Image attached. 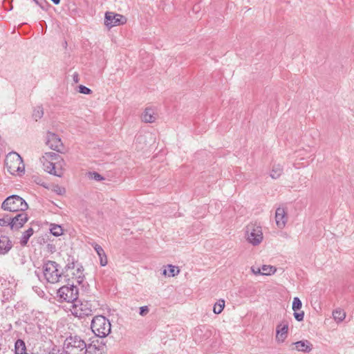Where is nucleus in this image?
<instances>
[{
    "mask_svg": "<svg viewBox=\"0 0 354 354\" xmlns=\"http://www.w3.org/2000/svg\"><path fill=\"white\" fill-rule=\"evenodd\" d=\"M48 354H68L66 351V349L64 348L62 349H60L57 347H54L52 348V350L48 353Z\"/></svg>",
    "mask_w": 354,
    "mask_h": 354,
    "instance_id": "7c9ffc66",
    "label": "nucleus"
},
{
    "mask_svg": "<svg viewBox=\"0 0 354 354\" xmlns=\"http://www.w3.org/2000/svg\"><path fill=\"white\" fill-rule=\"evenodd\" d=\"M73 80L75 82H78V75L77 73H75L73 75Z\"/></svg>",
    "mask_w": 354,
    "mask_h": 354,
    "instance_id": "a19ab883",
    "label": "nucleus"
},
{
    "mask_svg": "<svg viewBox=\"0 0 354 354\" xmlns=\"http://www.w3.org/2000/svg\"><path fill=\"white\" fill-rule=\"evenodd\" d=\"M142 120L145 122H154L156 120V117L153 109L151 108L145 109L144 113L142 115Z\"/></svg>",
    "mask_w": 354,
    "mask_h": 354,
    "instance_id": "f3484780",
    "label": "nucleus"
},
{
    "mask_svg": "<svg viewBox=\"0 0 354 354\" xmlns=\"http://www.w3.org/2000/svg\"><path fill=\"white\" fill-rule=\"evenodd\" d=\"M302 303L299 297H295L293 299L292 308L294 311H297L301 309Z\"/></svg>",
    "mask_w": 354,
    "mask_h": 354,
    "instance_id": "bb28decb",
    "label": "nucleus"
},
{
    "mask_svg": "<svg viewBox=\"0 0 354 354\" xmlns=\"http://www.w3.org/2000/svg\"><path fill=\"white\" fill-rule=\"evenodd\" d=\"M81 266H79L78 264H77L76 263H75L74 261L71 262V263H68L66 266V269L68 270H77V267H80Z\"/></svg>",
    "mask_w": 354,
    "mask_h": 354,
    "instance_id": "72a5a7b5",
    "label": "nucleus"
},
{
    "mask_svg": "<svg viewBox=\"0 0 354 354\" xmlns=\"http://www.w3.org/2000/svg\"><path fill=\"white\" fill-rule=\"evenodd\" d=\"M28 220V216L24 212H21L15 217L11 219V230H19L21 228Z\"/></svg>",
    "mask_w": 354,
    "mask_h": 354,
    "instance_id": "f8f14e48",
    "label": "nucleus"
},
{
    "mask_svg": "<svg viewBox=\"0 0 354 354\" xmlns=\"http://www.w3.org/2000/svg\"><path fill=\"white\" fill-rule=\"evenodd\" d=\"M92 245L97 254H100V252L102 253V251H104L102 248L97 243H93Z\"/></svg>",
    "mask_w": 354,
    "mask_h": 354,
    "instance_id": "c9c22d12",
    "label": "nucleus"
},
{
    "mask_svg": "<svg viewBox=\"0 0 354 354\" xmlns=\"http://www.w3.org/2000/svg\"><path fill=\"white\" fill-rule=\"evenodd\" d=\"M44 169L56 176L61 177L63 175V167L65 165L64 160L55 152H47L41 158Z\"/></svg>",
    "mask_w": 354,
    "mask_h": 354,
    "instance_id": "f257e3e1",
    "label": "nucleus"
},
{
    "mask_svg": "<svg viewBox=\"0 0 354 354\" xmlns=\"http://www.w3.org/2000/svg\"><path fill=\"white\" fill-rule=\"evenodd\" d=\"M126 22V17L120 14L113 12H106L105 13L104 24L109 28L124 24Z\"/></svg>",
    "mask_w": 354,
    "mask_h": 354,
    "instance_id": "9d476101",
    "label": "nucleus"
},
{
    "mask_svg": "<svg viewBox=\"0 0 354 354\" xmlns=\"http://www.w3.org/2000/svg\"><path fill=\"white\" fill-rule=\"evenodd\" d=\"M98 256L100 257V259H101V258H104V257H106L104 251H102V253L100 252V254H98Z\"/></svg>",
    "mask_w": 354,
    "mask_h": 354,
    "instance_id": "79ce46f5",
    "label": "nucleus"
},
{
    "mask_svg": "<svg viewBox=\"0 0 354 354\" xmlns=\"http://www.w3.org/2000/svg\"><path fill=\"white\" fill-rule=\"evenodd\" d=\"M12 248V243L7 236H0V255L7 254Z\"/></svg>",
    "mask_w": 354,
    "mask_h": 354,
    "instance_id": "dca6fc26",
    "label": "nucleus"
},
{
    "mask_svg": "<svg viewBox=\"0 0 354 354\" xmlns=\"http://www.w3.org/2000/svg\"><path fill=\"white\" fill-rule=\"evenodd\" d=\"M50 232L55 236H59L62 234L63 230L60 225L52 224L50 228Z\"/></svg>",
    "mask_w": 354,
    "mask_h": 354,
    "instance_id": "5701e85b",
    "label": "nucleus"
},
{
    "mask_svg": "<svg viewBox=\"0 0 354 354\" xmlns=\"http://www.w3.org/2000/svg\"><path fill=\"white\" fill-rule=\"evenodd\" d=\"M225 306V301L223 299H220L217 303H216L213 308V311L215 314H220Z\"/></svg>",
    "mask_w": 354,
    "mask_h": 354,
    "instance_id": "b1692460",
    "label": "nucleus"
},
{
    "mask_svg": "<svg viewBox=\"0 0 354 354\" xmlns=\"http://www.w3.org/2000/svg\"><path fill=\"white\" fill-rule=\"evenodd\" d=\"M288 324L287 322H282L277 325L276 328V340L278 342L282 343L285 341L288 336Z\"/></svg>",
    "mask_w": 354,
    "mask_h": 354,
    "instance_id": "ddd939ff",
    "label": "nucleus"
},
{
    "mask_svg": "<svg viewBox=\"0 0 354 354\" xmlns=\"http://www.w3.org/2000/svg\"><path fill=\"white\" fill-rule=\"evenodd\" d=\"M34 230L32 227H29L27 230H26L21 236L20 240V244L22 246L26 245L30 237L33 234Z\"/></svg>",
    "mask_w": 354,
    "mask_h": 354,
    "instance_id": "6ab92c4d",
    "label": "nucleus"
},
{
    "mask_svg": "<svg viewBox=\"0 0 354 354\" xmlns=\"http://www.w3.org/2000/svg\"><path fill=\"white\" fill-rule=\"evenodd\" d=\"M333 317L337 323H339L345 319L346 313L340 308H337L333 310Z\"/></svg>",
    "mask_w": 354,
    "mask_h": 354,
    "instance_id": "aec40b11",
    "label": "nucleus"
},
{
    "mask_svg": "<svg viewBox=\"0 0 354 354\" xmlns=\"http://www.w3.org/2000/svg\"><path fill=\"white\" fill-rule=\"evenodd\" d=\"M79 91H80V93L86 94V95L90 94L92 92V91L89 88H88L85 86H83V85H80L79 86Z\"/></svg>",
    "mask_w": 354,
    "mask_h": 354,
    "instance_id": "473e14b6",
    "label": "nucleus"
},
{
    "mask_svg": "<svg viewBox=\"0 0 354 354\" xmlns=\"http://www.w3.org/2000/svg\"><path fill=\"white\" fill-rule=\"evenodd\" d=\"M5 164L8 171L12 175L19 174L24 171L23 160L16 152H10L6 156Z\"/></svg>",
    "mask_w": 354,
    "mask_h": 354,
    "instance_id": "39448f33",
    "label": "nucleus"
},
{
    "mask_svg": "<svg viewBox=\"0 0 354 354\" xmlns=\"http://www.w3.org/2000/svg\"><path fill=\"white\" fill-rule=\"evenodd\" d=\"M261 274L265 275H269L271 274H274L276 271V268L271 266L264 265L261 268Z\"/></svg>",
    "mask_w": 354,
    "mask_h": 354,
    "instance_id": "a878e982",
    "label": "nucleus"
},
{
    "mask_svg": "<svg viewBox=\"0 0 354 354\" xmlns=\"http://www.w3.org/2000/svg\"><path fill=\"white\" fill-rule=\"evenodd\" d=\"M58 266L53 261H46L43 263L42 272L48 282L55 283L59 281L62 273L58 270Z\"/></svg>",
    "mask_w": 354,
    "mask_h": 354,
    "instance_id": "423d86ee",
    "label": "nucleus"
},
{
    "mask_svg": "<svg viewBox=\"0 0 354 354\" xmlns=\"http://www.w3.org/2000/svg\"><path fill=\"white\" fill-rule=\"evenodd\" d=\"M12 218L7 217V218H0V225L1 226H10L11 227L12 223L11 222Z\"/></svg>",
    "mask_w": 354,
    "mask_h": 354,
    "instance_id": "c756f323",
    "label": "nucleus"
},
{
    "mask_svg": "<svg viewBox=\"0 0 354 354\" xmlns=\"http://www.w3.org/2000/svg\"><path fill=\"white\" fill-rule=\"evenodd\" d=\"M36 4L38 5L42 10H46L47 2L46 0H37Z\"/></svg>",
    "mask_w": 354,
    "mask_h": 354,
    "instance_id": "f704fd0d",
    "label": "nucleus"
},
{
    "mask_svg": "<svg viewBox=\"0 0 354 354\" xmlns=\"http://www.w3.org/2000/svg\"><path fill=\"white\" fill-rule=\"evenodd\" d=\"M149 312V308L147 306H142L140 308V315L142 316H145Z\"/></svg>",
    "mask_w": 354,
    "mask_h": 354,
    "instance_id": "e433bc0d",
    "label": "nucleus"
},
{
    "mask_svg": "<svg viewBox=\"0 0 354 354\" xmlns=\"http://www.w3.org/2000/svg\"><path fill=\"white\" fill-rule=\"evenodd\" d=\"M168 272H169L168 275L169 277H174L179 273V270H176V268L171 265L168 266Z\"/></svg>",
    "mask_w": 354,
    "mask_h": 354,
    "instance_id": "c85d7f7f",
    "label": "nucleus"
},
{
    "mask_svg": "<svg viewBox=\"0 0 354 354\" xmlns=\"http://www.w3.org/2000/svg\"><path fill=\"white\" fill-rule=\"evenodd\" d=\"M44 115V110L41 106H37L32 113V118L35 121L41 119Z\"/></svg>",
    "mask_w": 354,
    "mask_h": 354,
    "instance_id": "393cba45",
    "label": "nucleus"
},
{
    "mask_svg": "<svg viewBox=\"0 0 354 354\" xmlns=\"http://www.w3.org/2000/svg\"><path fill=\"white\" fill-rule=\"evenodd\" d=\"M78 295V288L73 284L64 286L57 290V297L60 300L73 304L77 299Z\"/></svg>",
    "mask_w": 354,
    "mask_h": 354,
    "instance_id": "1a4fd4ad",
    "label": "nucleus"
},
{
    "mask_svg": "<svg viewBox=\"0 0 354 354\" xmlns=\"http://www.w3.org/2000/svg\"><path fill=\"white\" fill-rule=\"evenodd\" d=\"M46 144L50 149L57 151H61L63 148L61 139L53 133L48 132L47 133Z\"/></svg>",
    "mask_w": 354,
    "mask_h": 354,
    "instance_id": "9b49d317",
    "label": "nucleus"
},
{
    "mask_svg": "<svg viewBox=\"0 0 354 354\" xmlns=\"http://www.w3.org/2000/svg\"><path fill=\"white\" fill-rule=\"evenodd\" d=\"M288 221L287 213L284 208L278 207L275 212V221L277 227L282 229Z\"/></svg>",
    "mask_w": 354,
    "mask_h": 354,
    "instance_id": "4468645a",
    "label": "nucleus"
},
{
    "mask_svg": "<svg viewBox=\"0 0 354 354\" xmlns=\"http://www.w3.org/2000/svg\"><path fill=\"white\" fill-rule=\"evenodd\" d=\"M246 236L248 241L252 245H258L263 239L261 227L257 224L250 223L246 227Z\"/></svg>",
    "mask_w": 354,
    "mask_h": 354,
    "instance_id": "0eeeda50",
    "label": "nucleus"
},
{
    "mask_svg": "<svg viewBox=\"0 0 354 354\" xmlns=\"http://www.w3.org/2000/svg\"><path fill=\"white\" fill-rule=\"evenodd\" d=\"M15 354H26V348L22 339H17L15 342Z\"/></svg>",
    "mask_w": 354,
    "mask_h": 354,
    "instance_id": "412c9836",
    "label": "nucleus"
},
{
    "mask_svg": "<svg viewBox=\"0 0 354 354\" xmlns=\"http://www.w3.org/2000/svg\"><path fill=\"white\" fill-rule=\"evenodd\" d=\"M88 175L90 178L93 179L96 181H100L104 179V178L100 174L95 171L89 172Z\"/></svg>",
    "mask_w": 354,
    "mask_h": 354,
    "instance_id": "cd10ccee",
    "label": "nucleus"
},
{
    "mask_svg": "<svg viewBox=\"0 0 354 354\" xmlns=\"http://www.w3.org/2000/svg\"><path fill=\"white\" fill-rule=\"evenodd\" d=\"M86 342L79 336H69L64 342V348L68 354H86Z\"/></svg>",
    "mask_w": 354,
    "mask_h": 354,
    "instance_id": "20e7f679",
    "label": "nucleus"
},
{
    "mask_svg": "<svg viewBox=\"0 0 354 354\" xmlns=\"http://www.w3.org/2000/svg\"><path fill=\"white\" fill-rule=\"evenodd\" d=\"M293 315L297 321L301 322L304 320V311H301V312L295 311V313H293Z\"/></svg>",
    "mask_w": 354,
    "mask_h": 354,
    "instance_id": "2f4dec72",
    "label": "nucleus"
},
{
    "mask_svg": "<svg viewBox=\"0 0 354 354\" xmlns=\"http://www.w3.org/2000/svg\"><path fill=\"white\" fill-rule=\"evenodd\" d=\"M1 209L4 211L17 212H25L28 205L26 201L18 195H11L7 197L1 204Z\"/></svg>",
    "mask_w": 354,
    "mask_h": 354,
    "instance_id": "f03ea898",
    "label": "nucleus"
},
{
    "mask_svg": "<svg viewBox=\"0 0 354 354\" xmlns=\"http://www.w3.org/2000/svg\"><path fill=\"white\" fill-rule=\"evenodd\" d=\"M93 306L88 301L76 300L72 305V313L80 318L93 314Z\"/></svg>",
    "mask_w": 354,
    "mask_h": 354,
    "instance_id": "6e6552de",
    "label": "nucleus"
},
{
    "mask_svg": "<svg viewBox=\"0 0 354 354\" xmlns=\"http://www.w3.org/2000/svg\"><path fill=\"white\" fill-rule=\"evenodd\" d=\"M167 270H163V274L166 275V274H167Z\"/></svg>",
    "mask_w": 354,
    "mask_h": 354,
    "instance_id": "c03bdc74",
    "label": "nucleus"
},
{
    "mask_svg": "<svg viewBox=\"0 0 354 354\" xmlns=\"http://www.w3.org/2000/svg\"><path fill=\"white\" fill-rule=\"evenodd\" d=\"M252 270L255 274L261 273V270L260 268H257V270H255L254 268H252Z\"/></svg>",
    "mask_w": 354,
    "mask_h": 354,
    "instance_id": "ea45409f",
    "label": "nucleus"
},
{
    "mask_svg": "<svg viewBox=\"0 0 354 354\" xmlns=\"http://www.w3.org/2000/svg\"><path fill=\"white\" fill-rule=\"evenodd\" d=\"M53 3L57 5L60 3V0H50Z\"/></svg>",
    "mask_w": 354,
    "mask_h": 354,
    "instance_id": "37998d69",
    "label": "nucleus"
},
{
    "mask_svg": "<svg viewBox=\"0 0 354 354\" xmlns=\"http://www.w3.org/2000/svg\"><path fill=\"white\" fill-rule=\"evenodd\" d=\"M83 271H84L83 267L80 266V267L77 268L76 273L73 272V275L74 276V277H73V279H74L76 281V282L79 284L82 283V282L84 280Z\"/></svg>",
    "mask_w": 354,
    "mask_h": 354,
    "instance_id": "4be33fe9",
    "label": "nucleus"
},
{
    "mask_svg": "<svg viewBox=\"0 0 354 354\" xmlns=\"http://www.w3.org/2000/svg\"><path fill=\"white\" fill-rule=\"evenodd\" d=\"M54 191L59 195H62L65 193V189L59 186H56Z\"/></svg>",
    "mask_w": 354,
    "mask_h": 354,
    "instance_id": "4c0bfd02",
    "label": "nucleus"
},
{
    "mask_svg": "<svg viewBox=\"0 0 354 354\" xmlns=\"http://www.w3.org/2000/svg\"><path fill=\"white\" fill-rule=\"evenodd\" d=\"M283 171V169L281 165L274 164L272 165L270 176L272 179H277L281 176Z\"/></svg>",
    "mask_w": 354,
    "mask_h": 354,
    "instance_id": "a211bd4d",
    "label": "nucleus"
},
{
    "mask_svg": "<svg viewBox=\"0 0 354 354\" xmlns=\"http://www.w3.org/2000/svg\"><path fill=\"white\" fill-rule=\"evenodd\" d=\"M100 264L102 266H105L107 264V258L104 257V258H101Z\"/></svg>",
    "mask_w": 354,
    "mask_h": 354,
    "instance_id": "58836bf2",
    "label": "nucleus"
},
{
    "mask_svg": "<svg viewBox=\"0 0 354 354\" xmlns=\"http://www.w3.org/2000/svg\"><path fill=\"white\" fill-rule=\"evenodd\" d=\"M111 326L108 319L102 315H97L93 318L91 328L96 336L105 337L111 333Z\"/></svg>",
    "mask_w": 354,
    "mask_h": 354,
    "instance_id": "7ed1b4c3",
    "label": "nucleus"
},
{
    "mask_svg": "<svg viewBox=\"0 0 354 354\" xmlns=\"http://www.w3.org/2000/svg\"><path fill=\"white\" fill-rule=\"evenodd\" d=\"M295 346L293 349L303 353H310L313 348V344L308 340H301L292 344Z\"/></svg>",
    "mask_w": 354,
    "mask_h": 354,
    "instance_id": "2eb2a0df",
    "label": "nucleus"
}]
</instances>
